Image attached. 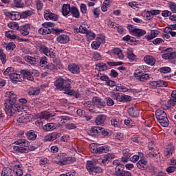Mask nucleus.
I'll list each match as a JSON object with an SVG mask.
<instances>
[{
    "label": "nucleus",
    "instance_id": "nucleus-44",
    "mask_svg": "<svg viewBox=\"0 0 176 176\" xmlns=\"http://www.w3.org/2000/svg\"><path fill=\"white\" fill-rule=\"evenodd\" d=\"M123 170H124V165H119L116 167V173L118 176L122 175V174L124 172Z\"/></svg>",
    "mask_w": 176,
    "mask_h": 176
},
{
    "label": "nucleus",
    "instance_id": "nucleus-45",
    "mask_svg": "<svg viewBox=\"0 0 176 176\" xmlns=\"http://www.w3.org/2000/svg\"><path fill=\"white\" fill-rule=\"evenodd\" d=\"M25 60L27 61V63H29V64H32V65L36 64V58L32 56H25Z\"/></svg>",
    "mask_w": 176,
    "mask_h": 176
},
{
    "label": "nucleus",
    "instance_id": "nucleus-37",
    "mask_svg": "<svg viewBox=\"0 0 176 176\" xmlns=\"http://www.w3.org/2000/svg\"><path fill=\"white\" fill-rule=\"evenodd\" d=\"M90 26L87 23H82L80 25V34H86L89 32Z\"/></svg>",
    "mask_w": 176,
    "mask_h": 176
},
{
    "label": "nucleus",
    "instance_id": "nucleus-55",
    "mask_svg": "<svg viewBox=\"0 0 176 176\" xmlns=\"http://www.w3.org/2000/svg\"><path fill=\"white\" fill-rule=\"evenodd\" d=\"M78 126L76 124L74 123H67V124H65V127L67 130H75Z\"/></svg>",
    "mask_w": 176,
    "mask_h": 176
},
{
    "label": "nucleus",
    "instance_id": "nucleus-52",
    "mask_svg": "<svg viewBox=\"0 0 176 176\" xmlns=\"http://www.w3.org/2000/svg\"><path fill=\"white\" fill-rule=\"evenodd\" d=\"M96 67H98L99 71H106V69H108V66L104 63L97 64Z\"/></svg>",
    "mask_w": 176,
    "mask_h": 176
},
{
    "label": "nucleus",
    "instance_id": "nucleus-1",
    "mask_svg": "<svg viewBox=\"0 0 176 176\" xmlns=\"http://www.w3.org/2000/svg\"><path fill=\"white\" fill-rule=\"evenodd\" d=\"M6 97L8 98V101L5 103V111L9 116H12L14 113L20 112L21 109L23 111H28V106L25 105L21 107L17 104V95L14 94L13 91H8L6 94Z\"/></svg>",
    "mask_w": 176,
    "mask_h": 176
},
{
    "label": "nucleus",
    "instance_id": "nucleus-7",
    "mask_svg": "<svg viewBox=\"0 0 176 176\" xmlns=\"http://www.w3.org/2000/svg\"><path fill=\"white\" fill-rule=\"evenodd\" d=\"M111 97L119 101L120 102H126L127 101H131V97L127 95H122L119 93L113 94Z\"/></svg>",
    "mask_w": 176,
    "mask_h": 176
},
{
    "label": "nucleus",
    "instance_id": "nucleus-50",
    "mask_svg": "<svg viewBox=\"0 0 176 176\" xmlns=\"http://www.w3.org/2000/svg\"><path fill=\"white\" fill-rule=\"evenodd\" d=\"M5 36L10 39H16V35L13 33V31L6 32Z\"/></svg>",
    "mask_w": 176,
    "mask_h": 176
},
{
    "label": "nucleus",
    "instance_id": "nucleus-59",
    "mask_svg": "<svg viewBox=\"0 0 176 176\" xmlns=\"http://www.w3.org/2000/svg\"><path fill=\"white\" fill-rule=\"evenodd\" d=\"M168 7L173 13H176V3L170 1L168 3Z\"/></svg>",
    "mask_w": 176,
    "mask_h": 176
},
{
    "label": "nucleus",
    "instance_id": "nucleus-41",
    "mask_svg": "<svg viewBox=\"0 0 176 176\" xmlns=\"http://www.w3.org/2000/svg\"><path fill=\"white\" fill-rule=\"evenodd\" d=\"M146 34V31L141 29L136 28L135 30V32H133L134 36H143V35H145Z\"/></svg>",
    "mask_w": 176,
    "mask_h": 176
},
{
    "label": "nucleus",
    "instance_id": "nucleus-61",
    "mask_svg": "<svg viewBox=\"0 0 176 176\" xmlns=\"http://www.w3.org/2000/svg\"><path fill=\"white\" fill-rule=\"evenodd\" d=\"M170 72H171V68L168 67H164L160 69V72H161L162 74H168Z\"/></svg>",
    "mask_w": 176,
    "mask_h": 176
},
{
    "label": "nucleus",
    "instance_id": "nucleus-35",
    "mask_svg": "<svg viewBox=\"0 0 176 176\" xmlns=\"http://www.w3.org/2000/svg\"><path fill=\"white\" fill-rule=\"evenodd\" d=\"M38 32L41 34V35H49V34H51L52 30L49 29V28L43 26L38 30Z\"/></svg>",
    "mask_w": 176,
    "mask_h": 176
},
{
    "label": "nucleus",
    "instance_id": "nucleus-3",
    "mask_svg": "<svg viewBox=\"0 0 176 176\" xmlns=\"http://www.w3.org/2000/svg\"><path fill=\"white\" fill-rule=\"evenodd\" d=\"M14 144L18 146H13L14 151L20 153H25L27 152V146L30 144V142L25 139H19L15 141Z\"/></svg>",
    "mask_w": 176,
    "mask_h": 176
},
{
    "label": "nucleus",
    "instance_id": "nucleus-57",
    "mask_svg": "<svg viewBox=\"0 0 176 176\" xmlns=\"http://www.w3.org/2000/svg\"><path fill=\"white\" fill-rule=\"evenodd\" d=\"M87 38L89 41H93L96 38V34L93 32H87Z\"/></svg>",
    "mask_w": 176,
    "mask_h": 176
},
{
    "label": "nucleus",
    "instance_id": "nucleus-15",
    "mask_svg": "<svg viewBox=\"0 0 176 176\" xmlns=\"http://www.w3.org/2000/svg\"><path fill=\"white\" fill-rule=\"evenodd\" d=\"M57 42L61 44L68 43L70 41L69 36L67 34H60L56 38Z\"/></svg>",
    "mask_w": 176,
    "mask_h": 176
},
{
    "label": "nucleus",
    "instance_id": "nucleus-43",
    "mask_svg": "<svg viewBox=\"0 0 176 176\" xmlns=\"http://www.w3.org/2000/svg\"><path fill=\"white\" fill-rule=\"evenodd\" d=\"M14 73V68L10 67H8L6 71L3 72V75H5V76H12V75H13V74Z\"/></svg>",
    "mask_w": 176,
    "mask_h": 176
},
{
    "label": "nucleus",
    "instance_id": "nucleus-10",
    "mask_svg": "<svg viewBox=\"0 0 176 176\" xmlns=\"http://www.w3.org/2000/svg\"><path fill=\"white\" fill-rule=\"evenodd\" d=\"M5 15L10 20H20L21 19L19 12H6Z\"/></svg>",
    "mask_w": 176,
    "mask_h": 176
},
{
    "label": "nucleus",
    "instance_id": "nucleus-63",
    "mask_svg": "<svg viewBox=\"0 0 176 176\" xmlns=\"http://www.w3.org/2000/svg\"><path fill=\"white\" fill-rule=\"evenodd\" d=\"M0 60L2 64L6 63V54L3 51H0Z\"/></svg>",
    "mask_w": 176,
    "mask_h": 176
},
{
    "label": "nucleus",
    "instance_id": "nucleus-25",
    "mask_svg": "<svg viewBox=\"0 0 176 176\" xmlns=\"http://www.w3.org/2000/svg\"><path fill=\"white\" fill-rule=\"evenodd\" d=\"M107 120V116L105 115H99L96 117L95 120V123L100 126L101 124H104L105 123V121Z\"/></svg>",
    "mask_w": 176,
    "mask_h": 176
},
{
    "label": "nucleus",
    "instance_id": "nucleus-18",
    "mask_svg": "<svg viewBox=\"0 0 176 176\" xmlns=\"http://www.w3.org/2000/svg\"><path fill=\"white\" fill-rule=\"evenodd\" d=\"M144 61L148 65L153 66V65H155V64L156 63V59L153 56L146 55L144 58Z\"/></svg>",
    "mask_w": 176,
    "mask_h": 176
},
{
    "label": "nucleus",
    "instance_id": "nucleus-39",
    "mask_svg": "<svg viewBox=\"0 0 176 176\" xmlns=\"http://www.w3.org/2000/svg\"><path fill=\"white\" fill-rule=\"evenodd\" d=\"M26 135L29 140L31 141H34L36 140V134H35V131L33 130L29 131L27 133Z\"/></svg>",
    "mask_w": 176,
    "mask_h": 176
},
{
    "label": "nucleus",
    "instance_id": "nucleus-33",
    "mask_svg": "<svg viewBox=\"0 0 176 176\" xmlns=\"http://www.w3.org/2000/svg\"><path fill=\"white\" fill-rule=\"evenodd\" d=\"M159 35V30H155L151 31V34L148 36H145V38H146L147 41H152V39L156 38Z\"/></svg>",
    "mask_w": 176,
    "mask_h": 176
},
{
    "label": "nucleus",
    "instance_id": "nucleus-4",
    "mask_svg": "<svg viewBox=\"0 0 176 176\" xmlns=\"http://www.w3.org/2000/svg\"><path fill=\"white\" fill-rule=\"evenodd\" d=\"M95 146L96 144L94 143L89 145L92 153H107V152H109V147L107 145L100 147H94Z\"/></svg>",
    "mask_w": 176,
    "mask_h": 176
},
{
    "label": "nucleus",
    "instance_id": "nucleus-31",
    "mask_svg": "<svg viewBox=\"0 0 176 176\" xmlns=\"http://www.w3.org/2000/svg\"><path fill=\"white\" fill-rule=\"evenodd\" d=\"M71 12V6L68 4H63L62 7V14L63 16H68Z\"/></svg>",
    "mask_w": 176,
    "mask_h": 176
},
{
    "label": "nucleus",
    "instance_id": "nucleus-56",
    "mask_svg": "<svg viewBox=\"0 0 176 176\" xmlns=\"http://www.w3.org/2000/svg\"><path fill=\"white\" fill-rule=\"evenodd\" d=\"M148 79H149V74L144 73L140 76V78H138V80H140V82H145V80H148Z\"/></svg>",
    "mask_w": 176,
    "mask_h": 176
},
{
    "label": "nucleus",
    "instance_id": "nucleus-2",
    "mask_svg": "<svg viewBox=\"0 0 176 176\" xmlns=\"http://www.w3.org/2000/svg\"><path fill=\"white\" fill-rule=\"evenodd\" d=\"M71 83H72V81L69 78L64 80L63 78H60L54 82V86L56 89L60 90V91H65V94L74 96V97H76V98H80L79 93L75 91L74 89H72Z\"/></svg>",
    "mask_w": 176,
    "mask_h": 176
},
{
    "label": "nucleus",
    "instance_id": "nucleus-30",
    "mask_svg": "<svg viewBox=\"0 0 176 176\" xmlns=\"http://www.w3.org/2000/svg\"><path fill=\"white\" fill-rule=\"evenodd\" d=\"M70 13H72V16L75 17L76 19H79L80 16V12H79V9L76 7H72L70 8Z\"/></svg>",
    "mask_w": 176,
    "mask_h": 176
},
{
    "label": "nucleus",
    "instance_id": "nucleus-9",
    "mask_svg": "<svg viewBox=\"0 0 176 176\" xmlns=\"http://www.w3.org/2000/svg\"><path fill=\"white\" fill-rule=\"evenodd\" d=\"M44 19H45V20H52V21H57L58 20V16H57V14L50 12V10H46L44 12Z\"/></svg>",
    "mask_w": 176,
    "mask_h": 176
},
{
    "label": "nucleus",
    "instance_id": "nucleus-48",
    "mask_svg": "<svg viewBox=\"0 0 176 176\" xmlns=\"http://www.w3.org/2000/svg\"><path fill=\"white\" fill-rule=\"evenodd\" d=\"M32 10H26L20 14L21 19H27V17L32 16Z\"/></svg>",
    "mask_w": 176,
    "mask_h": 176
},
{
    "label": "nucleus",
    "instance_id": "nucleus-28",
    "mask_svg": "<svg viewBox=\"0 0 176 176\" xmlns=\"http://www.w3.org/2000/svg\"><path fill=\"white\" fill-rule=\"evenodd\" d=\"M60 124H62V126H64L65 127V124H68L67 122L72 120V117L68 116H62L60 117Z\"/></svg>",
    "mask_w": 176,
    "mask_h": 176
},
{
    "label": "nucleus",
    "instance_id": "nucleus-21",
    "mask_svg": "<svg viewBox=\"0 0 176 176\" xmlns=\"http://www.w3.org/2000/svg\"><path fill=\"white\" fill-rule=\"evenodd\" d=\"M115 153H107L106 155L104 156L103 159L102 160V163L103 164H107L112 160V159H115Z\"/></svg>",
    "mask_w": 176,
    "mask_h": 176
},
{
    "label": "nucleus",
    "instance_id": "nucleus-12",
    "mask_svg": "<svg viewBox=\"0 0 176 176\" xmlns=\"http://www.w3.org/2000/svg\"><path fill=\"white\" fill-rule=\"evenodd\" d=\"M136 166L139 170H146L148 168V160L141 158L136 164Z\"/></svg>",
    "mask_w": 176,
    "mask_h": 176
},
{
    "label": "nucleus",
    "instance_id": "nucleus-40",
    "mask_svg": "<svg viewBox=\"0 0 176 176\" xmlns=\"http://www.w3.org/2000/svg\"><path fill=\"white\" fill-rule=\"evenodd\" d=\"M14 163H16L15 166H14V170H16V174L17 176H22L23 175V170H21V167L20 164H17V162H14Z\"/></svg>",
    "mask_w": 176,
    "mask_h": 176
},
{
    "label": "nucleus",
    "instance_id": "nucleus-46",
    "mask_svg": "<svg viewBox=\"0 0 176 176\" xmlns=\"http://www.w3.org/2000/svg\"><path fill=\"white\" fill-rule=\"evenodd\" d=\"M53 115L50 114V113L47 111H44L41 113V119H45V120H50V118H52Z\"/></svg>",
    "mask_w": 176,
    "mask_h": 176
},
{
    "label": "nucleus",
    "instance_id": "nucleus-14",
    "mask_svg": "<svg viewBox=\"0 0 176 176\" xmlns=\"http://www.w3.org/2000/svg\"><path fill=\"white\" fill-rule=\"evenodd\" d=\"M76 158L72 157H65L63 161H59L57 164L59 166H64L65 164H70V163H75Z\"/></svg>",
    "mask_w": 176,
    "mask_h": 176
},
{
    "label": "nucleus",
    "instance_id": "nucleus-62",
    "mask_svg": "<svg viewBox=\"0 0 176 176\" xmlns=\"http://www.w3.org/2000/svg\"><path fill=\"white\" fill-rule=\"evenodd\" d=\"M93 58L96 60V61H98V60H101L102 56H101V54L98 52H95L93 54Z\"/></svg>",
    "mask_w": 176,
    "mask_h": 176
},
{
    "label": "nucleus",
    "instance_id": "nucleus-11",
    "mask_svg": "<svg viewBox=\"0 0 176 176\" xmlns=\"http://www.w3.org/2000/svg\"><path fill=\"white\" fill-rule=\"evenodd\" d=\"M30 30H31L30 24L23 25L19 28V32L22 36H27L30 35Z\"/></svg>",
    "mask_w": 176,
    "mask_h": 176
},
{
    "label": "nucleus",
    "instance_id": "nucleus-58",
    "mask_svg": "<svg viewBox=\"0 0 176 176\" xmlns=\"http://www.w3.org/2000/svg\"><path fill=\"white\" fill-rule=\"evenodd\" d=\"M100 45L101 44L98 41H97V40L93 41L91 44L92 49H94V50H97V49H99Z\"/></svg>",
    "mask_w": 176,
    "mask_h": 176
},
{
    "label": "nucleus",
    "instance_id": "nucleus-64",
    "mask_svg": "<svg viewBox=\"0 0 176 176\" xmlns=\"http://www.w3.org/2000/svg\"><path fill=\"white\" fill-rule=\"evenodd\" d=\"M14 49H16L14 43H9L6 46V50H14Z\"/></svg>",
    "mask_w": 176,
    "mask_h": 176
},
{
    "label": "nucleus",
    "instance_id": "nucleus-5",
    "mask_svg": "<svg viewBox=\"0 0 176 176\" xmlns=\"http://www.w3.org/2000/svg\"><path fill=\"white\" fill-rule=\"evenodd\" d=\"M34 74H35L36 76H38V75H39V72L36 69L21 71L22 76L28 79V80H34V76H32Z\"/></svg>",
    "mask_w": 176,
    "mask_h": 176
},
{
    "label": "nucleus",
    "instance_id": "nucleus-24",
    "mask_svg": "<svg viewBox=\"0 0 176 176\" xmlns=\"http://www.w3.org/2000/svg\"><path fill=\"white\" fill-rule=\"evenodd\" d=\"M128 113L132 118H138L140 116V111L137 108L130 107L128 109Z\"/></svg>",
    "mask_w": 176,
    "mask_h": 176
},
{
    "label": "nucleus",
    "instance_id": "nucleus-22",
    "mask_svg": "<svg viewBox=\"0 0 176 176\" xmlns=\"http://www.w3.org/2000/svg\"><path fill=\"white\" fill-rule=\"evenodd\" d=\"M17 122L18 123H27L30 122V118H28V115L24 112L20 114Z\"/></svg>",
    "mask_w": 176,
    "mask_h": 176
},
{
    "label": "nucleus",
    "instance_id": "nucleus-53",
    "mask_svg": "<svg viewBox=\"0 0 176 176\" xmlns=\"http://www.w3.org/2000/svg\"><path fill=\"white\" fill-rule=\"evenodd\" d=\"M116 89L117 91H123L124 93H126V91H129V89L124 86L122 85H118L116 87Z\"/></svg>",
    "mask_w": 176,
    "mask_h": 176
},
{
    "label": "nucleus",
    "instance_id": "nucleus-13",
    "mask_svg": "<svg viewBox=\"0 0 176 176\" xmlns=\"http://www.w3.org/2000/svg\"><path fill=\"white\" fill-rule=\"evenodd\" d=\"M68 69L69 72H72V74H74L76 75L80 73V67L75 63L69 65Z\"/></svg>",
    "mask_w": 176,
    "mask_h": 176
},
{
    "label": "nucleus",
    "instance_id": "nucleus-23",
    "mask_svg": "<svg viewBox=\"0 0 176 176\" xmlns=\"http://www.w3.org/2000/svg\"><path fill=\"white\" fill-rule=\"evenodd\" d=\"M96 164H97V162L96 160H91V161H87V170L91 174L93 173V170L96 168Z\"/></svg>",
    "mask_w": 176,
    "mask_h": 176
},
{
    "label": "nucleus",
    "instance_id": "nucleus-34",
    "mask_svg": "<svg viewBox=\"0 0 176 176\" xmlns=\"http://www.w3.org/2000/svg\"><path fill=\"white\" fill-rule=\"evenodd\" d=\"M41 93V89L38 87H31L28 91L29 96H38Z\"/></svg>",
    "mask_w": 176,
    "mask_h": 176
},
{
    "label": "nucleus",
    "instance_id": "nucleus-29",
    "mask_svg": "<svg viewBox=\"0 0 176 176\" xmlns=\"http://www.w3.org/2000/svg\"><path fill=\"white\" fill-rule=\"evenodd\" d=\"M111 126H113L114 127H118V129H120L122 127V121L119 120V118L114 117L111 120Z\"/></svg>",
    "mask_w": 176,
    "mask_h": 176
},
{
    "label": "nucleus",
    "instance_id": "nucleus-47",
    "mask_svg": "<svg viewBox=\"0 0 176 176\" xmlns=\"http://www.w3.org/2000/svg\"><path fill=\"white\" fill-rule=\"evenodd\" d=\"M8 28H10V30H19V23L17 22H10L8 23Z\"/></svg>",
    "mask_w": 176,
    "mask_h": 176
},
{
    "label": "nucleus",
    "instance_id": "nucleus-54",
    "mask_svg": "<svg viewBox=\"0 0 176 176\" xmlns=\"http://www.w3.org/2000/svg\"><path fill=\"white\" fill-rule=\"evenodd\" d=\"M40 67H42L43 68L45 67H47V58L46 57H43L40 60L39 62Z\"/></svg>",
    "mask_w": 176,
    "mask_h": 176
},
{
    "label": "nucleus",
    "instance_id": "nucleus-51",
    "mask_svg": "<svg viewBox=\"0 0 176 176\" xmlns=\"http://www.w3.org/2000/svg\"><path fill=\"white\" fill-rule=\"evenodd\" d=\"M158 122L162 127H168V118H164L162 120H158Z\"/></svg>",
    "mask_w": 176,
    "mask_h": 176
},
{
    "label": "nucleus",
    "instance_id": "nucleus-60",
    "mask_svg": "<svg viewBox=\"0 0 176 176\" xmlns=\"http://www.w3.org/2000/svg\"><path fill=\"white\" fill-rule=\"evenodd\" d=\"M96 41H98L100 45L101 43H105V36L103 34H99L97 36Z\"/></svg>",
    "mask_w": 176,
    "mask_h": 176
},
{
    "label": "nucleus",
    "instance_id": "nucleus-49",
    "mask_svg": "<svg viewBox=\"0 0 176 176\" xmlns=\"http://www.w3.org/2000/svg\"><path fill=\"white\" fill-rule=\"evenodd\" d=\"M91 132L96 135L97 134H101V130H102V127L101 126H93L91 128Z\"/></svg>",
    "mask_w": 176,
    "mask_h": 176
},
{
    "label": "nucleus",
    "instance_id": "nucleus-32",
    "mask_svg": "<svg viewBox=\"0 0 176 176\" xmlns=\"http://www.w3.org/2000/svg\"><path fill=\"white\" fill-rule=\"evenodd\" d=\"M1 176H13V170L9 167L3 168L1 171Z\"/></svg>",
    "mask_w": 176,
    "mask_h": 176
},
{
    "label": "nucleus",
    "instance_id": "nucleus-6",
    "mask_svg": "<svg viewBox=\"0 0 176 176\" xmlns=\"http://www.w3.org/2000/svg\"><path fill=\"white\" fill-rule=\"evenodd\" d=\"M164 60H174L176 58V52H173V48L170 47L164 50L162 55Z\"/></svg>",
    "mask_w": 176,
    "mask_h": 176
},
{
    "label": "nucleus",
    "instance_id": "nucleus-19",
    "mask_svg": "<svg viewBox=\"0 0 176 176\" xmlns=\"http://www.w3.org/2000/svg\"><path fill=\"white\" fill-rule=\"evenodd\" d=\"M156 118L157 120L167 118V113L164 110L158 109L155 112Z\"/></svg>",
    "mask_w": 176,
    "mask_h": 176
},
{
    "label": "nucleus",
    "instance_id": "nucleus-36",
    "mask_svg": "<svg viewBox=\"0 0 176 176\" xmlns=\"http://www.w3.org/2000/svg\"><path fill=\"white\" fill-rule=\"evenodd\" d=\"M140 159H142V157H144V153H139L138 155H135L132 156L131 157H130V161L132 162V163H137V162L140 160Z\"/></svg>",
    "mask_w": 176,
    "mask_h": 176
},
{
    "label": "nucleus",
    "instance_id": "nucleus-27",
    "mask_svg": "<svg viewBox=\"0 0 176 176\" xmlns=\"http://www.w3.org/2000/svg\"><path fill=\"white\" fill-rule=\"evenodd\" d=\"M113 53L116 57L119 58V60H123V58H124V54H123V52H122L119 48H114L113 50Z\"/></svg>",
    "mask_w": 176,
    "mask_h": 176
},
{
    "label": "nucleus",
    "instance_id": "nucleus-38",
    "mask_svg": "<svg viewBox=\"0 0 176 176\" xmlns=\"http://www.w3.org/2000/svg\"><path fill=\"white\" fill-rule=\"evenodd\" d=\"M56 129V125L54 123H49L44 126L43 130L45 131H52Z\"/></svg>",
    "mask_w": 176,
    "mask_h": 176
},
{
    "label": "nucleus",
    "instance_id": "nucleus-20",
    "mask_svg": "<svg viewBox=\"0 0 176 176\" xmlns=\"http://www.w3.org/2000/svg\"><path fill=\"white\" fill-rule=\"evenodd\" d=\"M127 58L129 60L131 63H134V61H136L137 58L135 57V55L134 53H133V49L128 48L126 51Z\"/></svg>",
    "mask_w": 176,
    "mask_h": 176
},
{
    "label": "nucleus",
    "instance_id": "nucleus-17",
    "mask_svg": "<svg viewBox=\"0 0 176 176\" xmlns=\"http://www.w3.org/2000/svg\"><path fill=\"white\" fill-rule=\"evenodd\" d=\"M92 102L98 107V108H102L105 107V102L98 97H94L92 99Z\"/></svg>",
    "mask_w": 176,
    "mask_h": 176
},
{
    "label": "nucleus",
    "instance_id": "nucleus-26",
    "mask_svg": "<svg viewBox=\"0 0 176 176\" xmlns=\"http://www.w3.org/2000/svg\"><path fill=\"white\" fill-rule=\"evenodd\" d=\"M21 78H23V74H19L17 73H13L10 77L13 83H16V82H20L21 80Z\"/></svg>",
    "mask_w": 176,
    "mask_h": 176
},
{
    "label": "nucleus",
    "instance_id": "nucleus-42",
    "mask_svg": "<svg viewBox=\"0 0 176 176\" xmlns=\"http://www.w3.org/2000/svg\"><path fill=\"white\" fill-rule=\"evenodd\" d=\"M45 140L46 141H54V140H57V133H53L47 135L45 137Z\"/></svg>",
    "mask_w": 176,
    "mask_h": 176
},
{
    "label": "nucleus",
    "instance_id": "nucleus-16",
    "mask_svg": "<svg viewBox=\"0 0 176 176\" xmlns=\"http://www.w3.org/2000/svg\"><path fill=\"white\" fill-rule=\"evenodd\" d=\"M174 152V146L173 144H169L166 146L165 150L164 151V156L168 159L170 156L173 155V153Z\"/></svg>",
    "mask_w": 176,
    "mask_h": 176
},
{
    "label": "nucleus",
    "instance_id": "nucleus-8",
    "mask_svg": "<svg viewBox=\"0 0 176 176\" xmlns=\"http://www.w3.org/2000/svg\"><path fill=\"white\" fill-rule=\"evenodd\" d=\"M37 49H38L39 52H41V53H43V54L47 56V57H53V56H54L53 49H49L45 45H38Z\"/></svg>",
    "mask_w": 176,
    "mask_h": 176
}]
</instances>
